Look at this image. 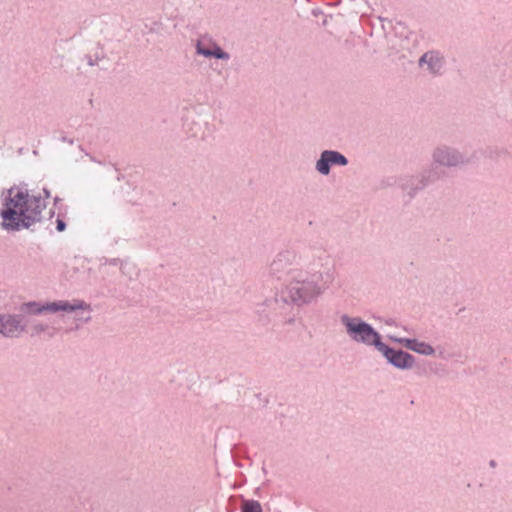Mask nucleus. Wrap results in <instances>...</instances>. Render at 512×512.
<instances>
[{"mask_svg":"<svg viewBox=\"0 0 512 512\" xmlns=\"http://www.w3.org/2000/svg\"><path fill=\"white\" fill-rule=\"evenodd\" d=\"M428 63L432 73H438L442 67V59L434 52L426 53L420 59V64Z\"/></svg>","mask_w":512,"mask_h":512,"instance_id":"1a4fd4ad","label":"nucleus"},{"mask_svg":"<svg viewBox=\"0 0 512 512\" xmlns=\"http://www.w3.org/2000/svg\"><path fill=\"white\" fill-rule=\"evenodd\" d=\"M378 350L381 351L389 362L397 368L405 369L410 368L413 365V357L406 352L394 351L388 348L385 344H381Z\"/></svg>","mask_w":512,"mask_h":512,"instance_id":"7ed1b4c3","label":"nucleus"},{"mask_svg":"<svg viewBox=\"0 0 512 512\" xmlns=\"http://www.w3.org/2000/svg\"><path fill=\"white\" fill-rule=\"evenodd\" d=\"M342 322L347 327L348 333L356 341H362L366 344H373L378 349L382 344L377 332L373 330L371 326L362 322L357 318H349L347 316L342 317Z\"/></svg>","mask_w":512,"mask_h":512,"instance_id":"f03ea898","label":"nucleus"},{"mask_svg":"<svg viewBox=\"0 0 512 512\" xmlns=\"http://www.w3.org/2000/svg\"><path fill=\"white\" fill-rule=\"evenodd\" d=\"M57 229L60 232L65 229V223L62 220H57Z\"/></svg>","mask_w":512,"mask_h":512,"instance_id":"ddd939ff","label":"nucleus"},{"mask_svg":"<svg viewBox=\"0 0 512 512\" xmlns=\"http://www.w3.org/2000/svg\"><path fill=\"white\" fill-rule=\"evenodd\" d=\"M346 158L335 151H325L322 153L320 160L317 162V169L322 174L329 173V164L346 165Z\"/></svg>","mask_w":512,"mask_h":512,"instance_id":"20e7f679","label":"nucleus"},{"mask_svg":"<svg viewBox=\"0 0 512 512\" xmlns=\"http://www.w3.org/2000/svg\"><path fill=\"white\" fill-rule=\"evenodd\" d=\"M3 227L10 230L29 228L41 218L40 201L20 189H10L2 213Z\"/></svg>","mask_w":512,"mask_h":512,"instance_id":"f257e3e1","label":"nucleus"},{"mask_svg":"<svg viewBox=\"0 0 512 512\" xmlns=\"http://www.w3.org/2000/svg\"><path fill=\"white\" fill-rule=\"evenodd\" d=\"M198 52L206 56H214L216 58H228V55L224 53L220 48L214 50L203 49L198 45Z\"/></svg>","mask_w":512,"mask_h":512,"instance_id":"9b49d317","label":"nucleus"},{"mask_svg":"<svg viewBox=\"0 0 512 512\" xmlns=\"http://www.w3.org/2000/svg\"><path fill=\"white\" fill-rule=\"evenodd\" d=\"M437 159H438L439 162H441L443 164H447V165H453L455 163L454 161H451L449 159H445L440 154L437 155Z\"/></svg>","mask_w":512,"mask_h":512,"instance_id":"f8f14e48","label":"nucleus"},{"mask_svg":"<svg viewBox=\"0 0 512 512\" xmlns=\"http://www.w3.org/2000/svg\"><path fill=\"white\" fill-rule=\"evenodd\" d=\"M36 305L35 304H28L27 307L29 308V311H32V312H42V311H50V312H57L59 310H63V311H72V310H75V309H78V308H82L83 307V302L81 301H77L75 302V304L73 305H69L68 302L66 301H60V302H53V303H50L46 306H43L41 308H36L34 309Z\"/></svg>","mask_w":512,"mask_h":512,"instance_id":"39448f33","label":"nucleus"},{"mask_svg":"<svg viewBox=\"0 0 512 512\" xmlns=\"http://www.w3.org/2000/svg\"><path fill=\"white\" fill-rule=\"evenodd\" d=\"M395 340L404 344V346L407 347L408 349H411L420 354L430 355L433 353V348L424 342H418L416 340H411V339H395Z\"/></svg>","mask_w":512,"mask_h":512,"instance_id":"6e6552de","label":"nucleus"},{"mask_svg":"<svg viewBox=\"0 0 512 512\" xmlns=\"http://www.w3.org/2000/svg\"><path fill=\"white\" fill-rule=\"evenodd\" d=\"M319 293V290H311L309 284H297L291 288V299L293 301L307 302Z\"/></svg>","mask_w":512,"mask_h":512,"instance_id":"0eeeda50","label":"nucleus"},{"mask_svg":"<svg viewBox=\"0 0 512 512\" xmlns=\"http://www.w3.org/2000/svg\"><path fill=\"white\" fill-rule=\"evenodd\" d=\"M242 512H261L262 507L258 501L244 500L241 507Z\"/></svg>","mask_w":512,"mask_h":512,"instance_id":"9d476101","label":"nucleus"},{"mask_svg":"<svg viewBox=\"0 0 512 512\" xmlns=\"http://www.w3.org/2000/svg\"><path fill=\"white\" fill-rule=\"evenodd\" d=\"M20 322L13 316L0 317V333L7 337L17 336L22 331Z\"/></svg>","mask_w":512,"mask_h":512,"instance_id":"423d86ee","label":"nucleus"}]
</instances>
